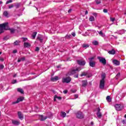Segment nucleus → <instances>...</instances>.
I'll list each match as a JSON object with an SVG mask.
<instances>
[{"label":"nucleus","instance_id":"f257e3e1","mask_svg":"<svg viewBox=\"0 0 126 126\" xmlns=\"http://www.w3.org/2000/svg\"><path fill=\"white\" fill-rule=\"evenodd\" d=\"M4 30H10V32L12 33L15 32L14 29H9L8 27V23L7 22L0 24V34L3 33Z\"/></svg>","mask_w":126,"mask_h":126},{"label":"nucleus","instance_id":"f03ea898","mask_svg":"<svg viewBox=\"0 0 126 126\" xmlns=\"http://www.w3.org/2000/svg\"><path fill=\"white\" fill-rule=\"evenodd\" d=\"M80 70H81V69L79 68H77L76 69H74V68H72L69 70L67 75H72L73 74H75V73H76V71H79Z\"/></svg>","mask_w":126,"mask_h":126},{"label":"nucleus","instance_id":"7ed1b4c3","mask_svg":"<svg viewBox=\"0 0 126 126\" xmlns=\"http://www.w3.org/2000/svg\"><path fill=\"white\" fill-rule=\"evenodd\" d=\"M94 57H91L89 58V65L91 67H95L96 66V62L94 61Z\"/></svg>","mask_w":126,"mask_h":126},{"label":"nucleus","instance_id":"20e7f679","mask_svg":"<svg viewBox=\"0 0 126 126\" xmlns=\"http://www.w3.org/2000/svg\"><path fill=\"white\" fill-rule=\"evenodd\" d=\"M97 59L98 60H99L100 63H102V64H103L104 65H105L106 63H107V61H106V59L101 57H97Z\"/></svg>","mask_w":126,"mask_h":126},{"label":"nucleus","instance_id":"39448f33","mask_svg":"<svg viewBox=\"0 0 126 126\" xmlns=\"http://www.w3.org/2000/svg\"><path fill=\"white\" fill-rule=\"evenodd\" d=\"M70 81H71V78L69 77L63 78L62 79V82H63V83H69Z\"/></svg>","mask_w":126,"mask_h":126},{"label":"nucleus","instance_id":"423d86ee","mask_svg":"<svg viewBox=\"0 0 126 126\" xmlns=\"http://www.w3.org/2000/svg\"><path fill=\"white\" fill-rule=\"evenodd\" d=\"M24 100V97L22 96H20L18 98H17V101L12 102V104L14 105L15 104H17L19 103V102H22Z\"/></svg>","mask_w":126,"mask_h":126},{"label":"nucleus","instance_id":"0eeeda50","mask_svg":"<svg viewBox=\"0 0 126 126\" xmlns=\"http://www.w3.org/2000/svg\"><path fill=\"white\" fill-rule=\"evenodd\" d=\"M76 115L78 119H83L84 117L83 114H82V112L80 111L77 112Z\"/></svg>","mask_w":126,"mask_h":126},{"label":"nucleus","instance_id":"6e6552de","mask_svg":"<svg viewBox=\"0 0 126 126\" xmlns=\"http://www.w3.org/2000/svg\"><path fill=\"white\" fill-rule=\"evenodd\" d=\"M77 63L78 64H79V65H82L83 66H84V65L86 64V62H85V61L81 60H77Z\"/></svg>","mask_w":126,"mask_h":126},{"label":"nucleus","instance_id":"1a4fd4ad","mask_svg":"<svg viewBox=\"0 0 126 126\" xmlns=\"http://www.w3.org/2000/svg\"><path fill=\"white\" fill-rule=\"evenodd\" d=\"M115 107L116 111H122L124 108L121 104H115Z\"/></svg>","mask_w":126,"mask_h":126},{"label":"nucleus","instance_id":"9d476101","mask_svg":"<svg viewBox=\"0 0 126 126\" xmlns=\"http://www.w3.org/2000/svg\"><path fill=\"white\" fill-rule=\"evenodd\" d=\"M104 87H105V81L100 80L99 88L100 89H104Z\"/></svg>","mask_w":126,"mask_h":126},{"label":"nucleus","instance_id":"9b49d317","mask_svg":"<svg viewBox=\"0 0 126 126\" xmlns=\"http://www.w3.org/2000/svg\"><path fill=\"white\" fill-rule=\"evenodd\" d=\"M100 111H101V109H100V108H98L96 115L97 116V117L99 118V119H101V118H102V114H101V112H100Z\"/></svg>","mask_w":126,"mask_h":126},{"label":"nucleus","instance_id":"f8f14e48","mask_svg":"<svg viewBox=\"0 0 126 126\" xmlns=\"http://www.w3.org/2000/svg\"><path fill=\"white\" fill-rule=\"evenodd\" d=\"M12 124L15 126H19L20 125V122L17 120H12Z\"/></svg>","mask_w":126,"mask_h":126},{"label":"nucleus","instance_id":"ddd939ff","mask_svg":"<svg viewBox=\"0 0 126 126\" xmlns=\"http://www.w3.org/2000/svg\"><path fill=\"white\" fill-rule=\"evenodd\" d=\"M37 40H39L40 43H42L44 40V36L42 35H38L37 37Z\"/></svg>","mask_w":126,"mask_h":126},{"label":"nucleus","instance_id":"4468645a","mask_svg":"<svg viewBox=\"0 0 126 126\" xmlns=\"http://www.w3.org/2000/svg\"><path fill=\"white\" fill-rule=\"evenodd\" d=\"M18 116L19 117V118L20 119V120H23V119L24 118V117H23V115L22 114V113H21V112L19 111L18 112Z\"/></svg>","mask_w":126,"mask_h":126},{"label":"nucleus","instance_id":"2eb2a0df","mask_svg":"<svg viewBox=\"0 0 126 126\" xmlns=\"http://www.w3.org/2000/svg\"><path fill=\"white\" fill-rule=\"evenodd\" d=\"M82 86H83V87H86V86H87V84H88L87 80H86L82 81Z\"/></svg>","mask_w":126,"mask_h":126},{"label":"nucleus","instance_id":"dca6fc26","mask_svg":"<svg viewBox=\"0 0 126 126\" xmlns=\"http://www.w3.org/2000/svg\"><path fill=\"white\" fill-rule=\"evenodd\" d=\"M115 33H117V34H120V35H123V34H125L126 33V30H121L118 32H115Z\"/></svg>","mask_w":126,"mask_h":126},{"label":"nucleus","instance_id":"f3484780","mask_svg":"<svg viewBox=\"0 0 126 126\" xmlns=\"http://www.w3.org/2000/svg\"><path fill=\"white\" fill-rule=\"evenodd\" d=\"M113 63H114L115 65H120V61L117 60H113Z\"/></svg>","mask_w":126,"mask_h":126},{"label":"nucleus","instance_id":"a211bd4d","mask_svg":"<svg viewBox=\"0 0 126 126\" xmlns=\"http://www.w3.org/2000/svg\"><path fill=\"white\" fill-rule=\"evenodd\" d=\"M51 81H57V80H59V77L58 76H56L54 77H51Z\"/></svg>","mask_w":126,"mask_h":126},{"label":"nucleus","instance_id":"6ab92c4d","mask_svg":"<svg viewBox=\"0 0 126 126\" xmlns=\"http://www.w3.org/2000/svg\"><path fill=\"white\" fill-rule=\"evenodd\" d=\"M30 46H31V45L28 42H24V47L25 48H29V47H30Z\"/></svg>","mask_w":126,"mask_h":126},{"label":"nucleus","instance_id":"aec40b11","mask_svg":"<svg viewBox=\"0 0 126 126\" xmlns=\"http://www.w3.org/2000/svg\"><path fill=\"white\" fill-rule=\"evenodd\" d=\"M82 46V48H84V49H87V48H89V44H87L86 43H83Z\"/></svg>","mask_w":126,"mask_h":126},{"label":"nucleus","instance_id":"412c9836","mask_svg":"<svg viewBox=\"0 0 126 126\" xmlns=\"http://www.w3.org/2000/svg\"><path fill=\"white\" fill-rule=\"evenodd\" d=\"M108 54H110V55H115V54H116V51L115 50L112 49L108 52Z\"/></svg>","mask_w":126,"mask_h":126},{"label":"nucleus","instance_id":"4be33fe9","mask_svg":"<svg viewBox=\"0 0 126 126\" xmlns=\"http://www.w3.org/2000/svg\"><path fill=\"white\" fill-rule=\"evenodd\" d=\"M39 117L40 118V121H45V120H47V117H44L43 115H40Z\"/></svg>","mask_w":126,"mask_h":126},{"label":"nucleus","instance_id":"5701e85b","mask_svg":"<svg viewBox=\"0 0 126 126\" xmlns=\"http://www.w3.org/2000/svg\"><path fill=\"white\" fill-rule=\"evenodd\" d=\"M101 81H105V78H106V74L103 73L101 75Z\"/></svg>","mask_w":126,"mask_h":126},{"label":"nucleus","instance_id":"b1692460","mask_svg":"<svg viewBox=\"0 0 126 126\" xmlns=\"http://www.w3.org/2000/svg\"><path fill=\"white\" fill-rule=\"evenodd\" d=\"M66 116V113H65V112H61V116L62 118H65Z\"/></svg>","mask_w":126,"mask_h":126},{"label":"nucleus","instance_id":"393cba45","mask_svg":"<svg viewBox=\"0 0 126 126\" xmlns=\"http://www.w3.org/2000/svg\"><path fill=\"white\" fill-rule=\"evenodd\" d=\"M18 92H20V93H21V94H23L24 93V91L21 88H18L17 89Z\"/></svg>","mask_w":126,"mask_h":126},{"label":"nucleus","instance_id":"a878e982","mask_svg":"<svg viewBox=\"0 0 126 126\" xmlns=\"http://www.w3.org/2000/svg\"><path fill=\"white\" fill-rule=\"evenodd\" d=\"M56 99H58V100H62V97L58 96L57 95H55V96H54V101H57Z\"/></svg>","mask_w":126,"mask_h":126},{"label":"nucleus","instance_id":"bb28decb","mask_svg":"<svg viewBox=\"0 0 126 126\" xmlns=\"http://www.w3.org/2000/svg\"><path fill=\"white\" fill-rule=\"evenodd\" d=\"M89 20L90 21H95V18L93 16H91L89 18Z\"/></svg>","mask_w":126,"mask_h":126},{"label":"nucleus","instance_id":"cd10ccee","mask_svg":"<svg viewBox=\"0 0 126 126\" xmlns=\"http://www.w3.org/2000/svg\"><path fill=\"white\" fill-rule=\"evenodd\" d=\"M88 74V72H83L81 75L80 76L81 77L82 76H86V75H87Z\"/></svg>","mask_w":126,"mask_h":126},{"label":"nucleus","instance_id":"c85d7f7f","mask_svg":"<svg viewBox=\"0 0 126 126\" xmlns=\"http://www.w3.org/2000/svg\"><path fill=\"white\" fill-rule=\"evenodd\" d=\"M98 34L101 36V37H105V34L103 33L102 31L98 32Z\"/></svg>","mask_w":126,"mask_h":126},{"label":"nucleus","instance_id":"c756f323","mask_svg":"<svg viewBox=\"0 0 126 126\" xmlns=\"http://www.w3.org/2000/svg\"><path fill=\"white\" fill-rule=\"evenodd\" d=\"M36 35H37V32H34L32 34V38L35 39L36 38Z\"/></svg>","mask_w":126,"mask_h":126},{"label":"nucleus","instance_id":"7c9ffc66","mask_svg":"<svg viewBox=\"0 0 126 126\" xmlns=\"http://www.w3.org/2000/svg\"><path fill=\"white\" fill-rule=\"evenodd\" d=\"M14 5V6H15L16 8H19V6H20V4H19V3H16Z\"/></svg>","mask_w":126,"mask_h":126},{"label":"nucleus","instance_id":"2f4dec72","mask_svg":"<svg viewBox=\"0 0 126 126\" xmlns=\"http://www.w3.org/2000/svg\"><path fill=\"white\" fill-rule=\"evenodd\" d=\"M120 76H121V73H118L115 77L116 79H117V80L119 79V78H120Z\"/></svg>","mask_w":126,"mask_h":126},{"label":"nucleus","instance_id":"473e14b6","mask_svg":"<svg viewBox=\"0 0 126 126\" xmlns=\"http://www.w3.org/2000/svg\"><path fill=\"white\" fill-rule=\"evenodd\" d=\"M106 100L108 101V102H111L112 101L111 97H110L109 95L106 97Z\"/></svg>","mask_w":126,"mask_h":126},{"label":"nucleus","instance_id":"72a5a7b5","mask_svg":"<svg viewBox=\"0 0 126 126\" xmlns=\"http://www.w3.org/2000/svg\"><path fill=\"white\" fill-rule=\"evenodd\" d=\"M92 43H93V44L94 45V46H97V45L99 44V43H98V41L96 40H94V41H93Z\"/></svg>","mask_w":126,"mask_h":126},{"label":"nucleus","instance_id":"f704fd0d","mask_svg":"<svg viewBox=\"0 0 126 126\" xmlns=\"http://www.w3.org/2000/svg\"><path fill=\"white\" fill-rule=\"evenodd\" d=\"M3 14L5 16V17H7V16H8V13L7 12V11H4Z\"/></svg>","mask_w":126,"mask_h":126},{"label":"nucleus","instance_id":"c9c22d12","mask_svg":"<svg viewBox=\"0 0 126 126\" xmlns=\"http://www.w3.org/2000/svg\"><path fill=\"white\" fill-rule=\"evenodd\" d=\"M19 43H20V41L16 40L14 42V45H15V46H17V45H19Z\"/></svg>","mask_w":126,"mask_h":126},{"label":"nucleus","instance_id":"e433bc0d","mask_svg":"<svg viewBox=\"0 0 126 126\" xmlns=\"http://www.w3.org/2000/svg\"><path fill=\"white\" fill-rule=\"evenodd\" d=\"M13 7H14V4H11V5L8 6V8L9 9H11V8H12Z\"/></svg>","mask_w":126,"mask_h":126},{"label":"nucleus","instance_id":"4c0bfd02","mask_svg":"<svg viewBox=\"0 0 126 126\" xmlns=\"http://www.w3.org/2000/svg\"><path fill=\"white\" fill-rule=\"evenodd\" d=\"M95 1L96 4H100L101 3V0H95Z\"/></svg>","mask_w":126,"mask_h":126},{"label":"nucleus","instance_id":"58836bf2","mask_svg":"<svg viewBox=\"0 0 126 126\" xmlns=\"http://www.w3.org/2000/svg\"><path fill=\"white\" fill-rule=\"evenodd\" d=\"M12 1V0H9L6 2V4H8V3H11Z\"/></svg>","mask_w":126,"mask_h":126},{"label":"nucleus","instance_id":"ea45409f","mask_svg":"<svg viewBox=\"0 0 126 126\" xmlns=\"http://www.w3.org/2000/svg\"><path fill=\"white\" fill-rule=\"evenodd\" d=\"M65 38H66V39H69V38H71V35H70V34L67 35H66Z\"/></svg>","mask_w":126,"mask_h":126},{"label":"nucleus","instance_id":"a19ab883","mask_svg":"<svg viewBox=\"0 0 126 126\" xmlns=\"http://www.w3.org/2000/svg\"><path fill=\"white\" fill-rule=\"evenodd\" d=\"M110 20L112 22H114V21H115V20H116V19L115 18H110Z\"/></svg>","mask_w":126,"mask_h":126},{"label":"nucleus","instance_id":"79ce46f5","mask_svg":"<svg viewBox=\"0 0 126 126\" xmlns=\"http://www.w3.org/2000/svg\"><path fill=\"white\" fill-rule=\"evenodd\" d=\"M16 82H17V81L16 80H13L12 81V84H14L16 83Z\"/></svg>","mask_w":126,"mask_h":126},{"label":"nucleus","instance_id":"37998d69","mask_svg":"<svg viewBox=\"0 0 126 126\" xmlns=\"http://www.w3.org/2000/svg\"><path fill=\"white\" fill-rule=\"evenodd\" d=\"M4 66L2 64L0 65V69H3Z\"/></svg>","mask_w":126,"mask_h":126},{"label":"nucleus","instance_id":"c03bdc74","mask_svg":"<svg viewBox=\"0 0 126 126\" xmlns=\"http://www.w3.org/2000/svg\"><path fill=\"white\" fill-rule=\"evenodd\" d=\"M39 51H40V49L39 48V47H36L35 48V51L38 52Z\"/></svg>","mask_w":126,"mask_h":126},{"label":"nucleus","instance_id":"a18cd8bd","mask_svg":"<svg viewBox=\"0 0 126 126\" xmlns=\"http://www.w3.org/2000/svg\"><path fill=\"white\" fill-rule=\"evenodd\" d=\"M103 12H104V13H107V12H108V10H107V9H104Z\"/></svg>","mask_w":126,"mask_h":126},{"label":"nucleus","instance_id":"49530a36","mask_svg":"<svg viewBox=\"0 0 126 126\" xmlns=\"http://www.w3.org/2000/svg\"><path fill=\"white\" fill-rule=\"evenodd\" d=\"M71 35L72 36H73V37H75V32H73L71 33Z\"/></svg>","mask_w":126,"mask_h":126},{"label":"nucleus","instance_id":"de8ad7c7","mask_svg":"<svg viewBox=\"0 0 126 126\" xmlns=\"http://www.w3.org/2000/svg\"><path fill=\"white\" fill-rule=\"evenodd\" d=\"M21 61H22L23 62L24 61H25V57H23L21 59Z\"/></svg>","mask_w":126,"mask_h":126},{"label":"nucleus","instance_id":"09e8293b","mask_svg":"<svg viewBox=\"0 0 126 126\" xmlns=\"http://www.w3.org/2000/svg\"><path fill=\"white\" fill-rule=\"evenodd\" d=\"M111 36H112V37H114V39H115L116 40H117V39H118V36H115L113 35H112Z\"/></svg>","mask_w":126,"mask_h":126},{"label":"nucleus","instance_id":"8fccbe9b","mask_svg":"<svg viewBox=\"0 0 126 126\" xmlns=\"http://www.w3.org/2000/svg\"><path fill=\"white\" fill-rule=\"evenodd\" d=\"M63 93H64V94H66V93H67V90L63 91Z\"/></svg>","mask_w":126,"mask_h":126},{"label":"nucleus","instance_id":"3c124183","mask_svg":"<svg viewBox=\"0 0 126 126\" xmlns=\"http://www.w3.org/2000/svg\"><path fill=\"white\" fill-rule=\"evenodd\" d=\"M23 42H25V41H27V38H23Z\"/></svg>","mask_w":126,"mask_h":126},{"label":"nucleus","instance_id":"603ef678","mask_svg":"<svg viewBox=\"0 0 126 126\" xmlns=\"http://www.w3.org/2000/svg\"><path fill=\"white\" fill-rule=\"evenodd\" d=\"M13 54H15V53H17V50H13Z\"/></svg>","mask_w":126,"mask_h":126},{"label":"nucleus","instance_id":"864d4df0","mask_svg":"<svg viewBox=\"0 0 126 126\" xmlns=\"http://www.w3.org/2000/svg\"><path fill=\"white\" fill-rule=\"evenodd\" d=\"M71 10H72L71 9H70L69 10H68V13H70V12H71Z\"/></svg>","mask_w":126,"mask_h":126},{"label":"nucleus","instance_id":"5fc2aeb1","mask_svg":"<svg viewBox=\"0 0 126 126\" xmlns=\"http://www.w3.org/2000/svg\"><path fill=\"white\" fill-rule=\"evenodd\" d=\"M122 123H123V124H125L126 123V120H122Z\"/></svg>","mask_w":126,"mask_h":126},{"label":"nucleus","instance_id":"6e6d98bb","mask_svg":"<svg viewBox=\"0 0 126 126\" xmlns=\"http://www.w3.org/2000/svg\"><path fill=\"white\" fill-rule=\"evenodd\" d=\"M94 16H97V13H94Z\"/></svg>","mask_w":126,"mask_h":126},{"label":"nucleus","instance_id":"4d7b16f0","mask_svg":"<svg viewBox=\"0 0 126 126\" xmlns=\"http://www.w3.org/2000/svg\"><path fill=\"white\" fill-rule=\"evenodd\" d=\"M20 62H21V59H19L18 60V63H20Z\"/></svg>","mask_w":126,"mask_h":126},{"label":"nucleus","instance_id":"13d9d810","mask_svg":"<svg viewBox=\"0 0 126 126\" xmlns=\"http://www.w3.org/2000/svg\"><path fill=\"white\" fill-rule=\"evenodd\" d=\"M75 97H76V98H78V95L75 94Z\"/></svg>","mask_w":126,"mask_h":126},{"label":"nucleus","instance_id":"bf43d9fd","mask_svg":"<svg viewBox=\"0 0 126 126\" xmlns=\"http://www.w3.org/2000/svg\"><path fill=\"white\" fill-rule=\"evenodd\" d=\"M85 14H88V11L87 10L86 11Z\"/></svg>","mask_w":126,"mask_h":126},{"label":"nucleus","instance_id":"052dcab7","mask_svg":"<svg viewBox=\"0 0 126 126\" xmlns=\"http://www.w3.org/2000/svg\"><path fill=\"white\" fill-rule=\"evenodd\" d=\"M91 125H92V126H93V125H94V123H93V122H92L91 123Z\"/></svg>","mask_w":126,"mask_h":126},{"label":"nucleus","instance_id":"680f3d73","mask_svg":"<svg viewBox=\"0 0 126 126\" xmlns=\"http://www.w3.org/2000/svg\"><path fill=\"white\" fill-rule=\"evenodd\" d=\"M17 75L16 74H15V75H14L13 77H15Z\"/></svg>","mask_w":126,"mask_h":126},{"label":"nucleus","instance_id":"e2e57ef3","mask_svg":"<svg viewBox=\"0 0 126 126\" xmlns=\"http://www.w3.org/2000/svg\"><path fill=\"white\" fill-rule=\"evenodd\" d=\"M60 67H61L60 65L57 66V68H60Z\"/></svg>","mask_w":126,"mask_h":126},{"label":"nucleus","instance_id":"0e129e2a","mask_svg":"<svg viewBox=\"0 0 126 126\" xmlns=\"http://www.w3.org/2000/svg\"><path fill=\"white\" fill-rule=\"evenodd\" d=\"M2 4V2L1 1H0V4Z\"/></svg>","mask_w":126,"mask_h":126},{"label":"nucleus","instance_id":"69168bd1","mask_svg":"<svg viewBox=\"0 0 126 126\" xmlns=\"http://www.w3.org/2000/svg\"><path fill=\"white\" fill-rule=\"evenodd\" d=\"M4 40H6V37H4Z\"/></svg>","mask_w":126,"mask_h":126},{"label":"nucleus","instance_id":"338daca9","mask_svg":"<svg viewBox=\"0 0 126 126\" xmlns=\"http://www.w3.org/2000/svg\"><path fill=\"white\" fill-rule=\"evenodd\" d=\"M125 118H126V114L125 115Z\"/></svg>","mask_w":126,"mask_h":126},{"label":"nucleus","instance_id":"774afa93","mask_svg":"<svg viewBox=\"0 0 126 126\" xmlns=\"http://www.w3.org/2000/svg\"><path fill=\"white\" fill-rule=\"evenodd\" d=\"M68 113H69V111L67 112V113L68 114Z\"/></svg>","mask_w":126,"mask_h":126}]
</instances>
